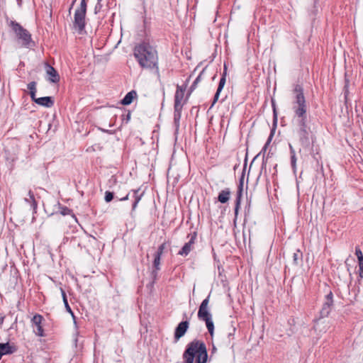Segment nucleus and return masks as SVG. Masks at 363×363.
I'll use <instances>...</instances> for the list:
<instances>
[{
    "label": "nucleus",
    "instance_id": "nucleus-27",
    "mask_svg": "<svg viewBox=\"0 0 363 363\" xmlns=\"http://www.w3.org/2000/svg\"><path fill=\"white\" fill-rule=\"evenodd\" d=\"M332 308L326 305L325 303L323 305L322 309L320 311V318H326L329 315L330 312L331 311Z\"/></svg>",
    "mask_w": 363,
    "mask_h": 363
},
{
    "label": "nucleus",
    "instance_id": "nucleus-42",
    "mask_svg": "<svg viewBox=\"0 0 363 363\" xmlns=\"http://www.w3.org/2000/svg\"><path fill=\"white\" fill-rule=\"evenodd\" d=\"M272 106H273L274 121L276 123L277 121V111H276V108H275V106H274V104L273 102H272Z\"/></svg>",
    "mask_w": 363,
    "mask_h": 363
},
{
    "label": "nucleus",
    "instance_id": "nucleus-54",
    "mask_svg": "<svg viewBox=\"0 0 363 363\" xmlns=\"http://www.w3.org/2000/svg\"><path fill=\"white\" fill-rule=\"evenodd\" d=\"M183 318H187V317H186V314H184Z\"/></svg>",
    "mask_w": 363,
    "mask_h": 363
},
{
    "label": "nucleus",
    "instance_id": "nucleus-43",
    "mask_svg": "<svg viewBox=\"0 0 363 363\" xmlns=\"http://www.w3.org/2000/svg\"><path fill=\"white\" fill-rule=\"evenodd\" d=\"M325 299L330 301H333V294L332 291H330L329 294H328L325 296Z\"/></svg>",
    "mask_w": 363,
    "mask_h": 363
},
{
    "label": "nucleus",
    "instance_id": "nucleus-25",
    "mask_svg": "<svg viewBox=\"0 0 363 363\" xmlns=\"http://www.w3.org/2000/svg\"><path fill=\"white\" fill-rule=\"evenodd\" d=\"M28 196H29V198L25 199V201L30 203V206L33 209H35L37 208V202L35 199L34 194L33 193V191L31 190H30L28 191Z\"/></svg>",
    "mask_w": 363,
    "mask_h": 363
},
{
    "label": "nucleus",
    "instance_id": "nucleus-46",
    "mask_svg": "<svg viewBox=\"0 0 363 363\" xmlns=\"http://www.w3.org/2000/svg\"><path fill=\"white\" fill-rule=\"evenodd\" d=\"M320 319H315V321H314V325H313V328L316 330H317V325H318V321L320 320Z\"/></svg>",
    "mask_w": 363,
    "mask_h": 363
},
{
    "label": "nucleus",
    "instance_id": "nucleus-34",
    "mask_svg": "<svg viewBox=\"0 0 363 363\" xmlns=\"http://www.w3.org/2000/svg\"><path fill=\"white\" fill-rule=\"evenodd\" d=\"M165 247H166V244L165 243H162V245H160L158 248H157V252H155V255H160V257H162V255L163 254V252H164V250L165 249Z\"/></svg>",
    "mask_w": 363,
    "mask_h": 363
},
{
    "label": "nucleus",
    "instance_id": "nucleus-7",
    "mask_svg": "<svg viewBox=\"0 0 363 363\" xmlns=\"http://www.w3.org/2000/svg\"><path fill=\"white\" fill-rule=\"evenodd\" d=\"M196 237V232L189 234L187 236V238H189V241L186 242L182 249L178 252V255L181 256H187L194 248V245L195 244Z\"/></svg>",
    "mask_w": 363,
    "mask_h": 363
},
{
    "label": "nucleus",
    "instance_id": "nucleus-11",
    "mask_svg": "<svg viewBox=\"0 0 363 363\" xmlns=\"http://www.w3.org/2000/svg\"><path fill=\"white\" fill-rule=\"evenodd\" d=\"M45 69L46 73L48 75V80L52 83H57L60 77L57 70L48 63L45 64Z\"/></svg>",
    "mask_w": 363,
    "mask_h": 363
},
{
    "label": "nucleus",
    "instance_id": "nucleus-36",
    "mask_svg": "<svg viewBox=\"0 0 363 363\" xmlns=\"http://www.w3.org/2000/svg\"><path fill=\"white\" fill-rule=\"evenodd\" d=\"M221 91H219L218 89L216 90V92L214 95V97H213V101H212V104L210 106V108H213V106L215 105V104L217 102V101L218 100V98H219V96H220V94Z\"/></svg>",
    "mask_w": 363,
    "mask_h": 363
},
{
    "label": "nucleus",
    "instance_id": "nucleus-10",
    "mask_svg": "<svg viewBox=\"0 0 363 363\" xmlns=\"http://www.w3.org/2000/svg\"><path fill=\"white\" fill-rule=\"evenodd\" d=\"M209 296H207L201 302L198 311V318H211V314L208 308Z\"/></svg>",
    "mask_w": 363,
    "mask_h": 363
},
{
    "label": "nucleus",
    "instance_id": "nucleus-28",
    "mask_svg": "<svg viewBox=\"0 0 363 363\" xmlns=\"http://www.w3.org/2000/svg\"><path fill=\"white\" fill-rule=\"evenodd\" d=\"M58 206H59L60 213L62 216H67V215H70L72 213V211L70 208H69L68 207H67L65 206H62L60 203H58Z\"/></svg>",
    "mask_w": 363,
    "mask_h": 363
},
{
    "label": "nucleus",
    "instance_id": "nucleus-4",
    "mask_svg": "<svg viewBox=\"0 0 363 363\" xmlns=\"http://www.w3.org/2000/svg\"><path fill=\"white\" fill-rule=\"evenodd\" d=\"M296 123L297 125L296 134L298 143L303 149L308 150L315 139L308 124V120L297 121Z\"/></svg>",
    "mask_w": 363,
    "mask_h": 363
},
{
    "label": "nucleus",
    "instance_id": "nucleus-14",
    "mask_svg": "<svg viewBox=\"0 0 363 363\" xmlns=\"http://www.w3.org/2000/svg\"><path fill=\"white\" fill-rule=\"evenodd\" d=\"M16 350L15 346H11L9 342L0 343V359L4 355L11 354Z\"/></svg>",
    "mask_w": 363,
    "mask_h": 363
},
{
    "label": "nucleus",
    "instance_id": "nucleus-15",
    "mask_svg": "<svg viewBox=\"0 0 363 363\" xmlns=\"http://www.w3.org/2000/svg\"><path fill=\"white\" fill-rule=\"evenodd\" d=\"M131 192L133 193L132 197L134 199V201L132 204V211H133L136 209L138 203L143 196L144 192H140V189H133Z\"/></svg>",
    "mask_w": 363,
    "mask_h": 363
},
{
    "label": "nucleus",
    "instance_id": "nucleus-32",
    "mask_svg": "<svg viewBox=\"0 0 363 363\" xmlns=\"http://www.w3.org/2000/svg\"><path fill=\"white\" fill-rule=\"evenodd\" d=\"M76 12H79L81 13L86 14V0H82L80 4V7L76 9Z\"/></svg>",
    "mask_w": 363,
    "mask_h": 363
},
{
    "label": "nucleus",
    "instance_id": "nucleus-20",
    "mask_svg": "<svg viewBox=\"0 0 363 363\" xmlns=\"http://www.w3.org/2000/svg\"><path fill=\"white\" fill-rule=\"evenodd\" d=\"M182 108L183 106H174V123L177 128L179 126Z\"/></svg>",
    "mask_w": 363,
    "mask_h": 363
},
{
    "label": "nucleus",
    "instance_id": "nucleus-31",
    "mask_svg": "<svg viewBox=\"0 0 363 363\" xmlns=\"http://www.w3.org/2000/svg\"><path fill=\"white\" fill-rule=\"evenodd\" d=\"M206 321V327L209 333L212 335L214 330V325L212 319H203Z\"/></svg>",
    "mask_w": 363,
    "mask_h": 363
},
{
    "label": "nucleus",
    "instance_id": "nucleus-17",
    "mask_svg": "<svg viewBox=\"0 0 363 363\" xmlns=\"http://www.w3.org/2000/svg\"><path fill=\"white\" fill-rule=\"evenodd\" d=\"M230 191L229 189L222 190L218 196V201L221 203H227L230 199Z\"/></svg>",
    "mask_w": 363,
    "mask_h": 363
},
{
    "label": "nucleus",
    "instance_id": "nucleus-48",
    "mask_svg": "<svg viewBox=\"0 0 363 363\" xmlns=\"http://www.w3.org/2000/svg\"><path fill=\"white\" fill-rule=\"evenodd\" d=\"M61 292H62V296L63 301H64L65 298H67V295H66L65 291L62 289H61Z\"/></svg>",
    "mask_w": 363,
    "mask_h": 363
},
{
    "label": "nucleus",
    "instance_id": "nucleus-16",
    "mask_svg": "<svg viewBox=\"0 0 363 363\" xmlns=\"http://www.w3.org/2000/svg\"><path fill=\"white\" fill-rule=\"evenodd\" d=\"M186 330L184 328V322H181L175 328L174 331V339L176 341L179 340L184 335Z\"/></svg>",
    "mask_w": 363,
    "mask_h": 363
},
{
    "label": "nucleus",
    "instance_id": "nucleus-13",
    "mask_svg": "<svg viewBox=\"0 0 363 363\" xmlns=\"http://www.w3.org/2000/svg\"><path fill=\"white\" fill-rule=\"evenodd\" d=\"M33 101L39 106L51 108L54 106L55 101L52 96H43L35 99Z\"/></svg>",
    "mask_w": 363,
    "mask_h": 363
},
{
    "label": "nucleus",
    "instance_id": "nucleus-21",
    "mask_svg": "<svg viewBox=\"0 0 363 363\" xmlns=\"http://www.w3.org/2000/svg\"><path fill=\"white\" fill-rule=\"evenodd\" d=\"M293 260H292V265L293 266H295V267H297L298 266L301 262H302V259H303V254L302 252L299 250H296L294 253H293Z\"/></svg>",
    "mask_w": 363,
    "mask_h": 363
},
{
    "label": "nucleus",
    "instance_id": "nucleus-5",
    "mask_svg": "<svg viewBox=\"0 0 363 363\" xmlns=\"http://www.w3.org/2000/svg\"><path fill=\"white\" fill-rule=\"evenodd\" d=\"M9 26L15 33L18 40L21 41L22 46L26 48H32L35 46V43L32 40L30 32L24 28L20 23L15 21H11Z\"/></svg>",
    "mask_w": 363,
    "mask_h": 363
},
{
    "label": "nucleus",
    "instance_id": "nucleus-3",
    "mask_svg": "<svg viewBox=\"0 0 363 363\" xmlns=\"http://www.w3.org/2000/svg\"><path fill=\"white\" fill-rule=\"evenodd\" d=\"M293 91L294 95L291 102V109L294 113V120L296 122L308 120V105L302 85L296 84Z\"/></svg>",
    "mask_w": 363,
    "mask_h": 363
},
{
    "label": "nucleus",
    "instance_id": "nucleus-22",
    "mask_svg": "<svg viewBox=\"0 0 363 363\" xmlns=\"http://www.w3.org/2000/svg\"><path fill=\"white\" fill-rule=\"evenodd\" d=\"M290 155H291V166L295 173L296 171V152L291 144H289Z\"/></svg>",
    "mask_w": 363,
    "mask_h": 363
},
{
    "label": "nucleus",
    "instance_id": "nucleus-50",
    "mask_svg": "<svg viewBox=\"0 0 363 363\" xmlns=\"http://www.w3.org/2000/svg\"><path fill=\"white\" fill-rule=\"evenodd\" d=\"M358 264L363 262V255H361L360 257H357Z\"/></svg>",
    "mask_w": 363,
    "mask_h": 363
},
{
    "label": "nucleus",
    "instance_id": "nucleus-53",
    "mask_svg": "<svg viewBox=\"0 0 363 363\" xmlns=\"http://www.w3.org/2000/svg\"><path fill=\"white\" fill-rule=\"evenodd\" d=\"M0 320H1V324L3 323L4 318L0 319Z\"/></svg>",
    "mask_w": 363,
    "mask_h": 363
},
{
    "label": "nucleus",
    "instance_id": "nucleus-23",
    "mask_svg": "<svg viewBox=\"0 0 363 363\" xmlns=\"http://www.w3.org/2000/svg\"><path fill=\"white\" fill-rule=\"evenodd\" d=\"M226 76H227V66L225 64H224V68H223V72L222 74V76L220 79V81H219V83H218V88L217 89L219 90V91H222L224 86H225V82H226Z\"/></svg>",
    "mask_w": 363,
    "mask_h": 363
},
{
    "label": "nucleus",
    "instance_id": "nucleus-40",
    "mask_svg": "<svg viewBox=\"0 0 363 363\" xmlns=\"http://www.w3.org/2000/svg\"><path fill=\"white\" fill-rule=\"evenodd\" d=\"M101 0H98V2L96 4V5L95 6V9H94V11H95V13H97V12H99L101 7H102V5L101 4Z\"/></svg>",
    "mask_w": 363,
    "mask_h": 363
},
{
    "label": "nucleus",
    "instance_id": "nucleus-33",
    "mask_svg": "<svg viewBox=\"0 0 363 363\" xmlns=\"http://www.w3.org/2000/svg\"><path fill=\"white\" fill-rule=\"evenodd\" d=\"M114 199V193L113 191H106L105 192L104 200L106 203H110Z\"/></svg>",
    "mask_w": 363,
    "mask_h": 363
},
{
    "label": "nucleus",
    "instance_id": "nucleus-19",
    "mask_svg": "<svg viewBox=\"0 0 363 363\" xmlns=\"http://www.w3.org/2000/svg\"><path fill=\"white\" fill-rule=\"evenodd\" d=\"M273 135H274V130H272L271 133H270V135L269 136L265 145H264L262 151L260 153L263 152V158H262V167L263 168L264 166L266 165V163L267 162V157L265 156V152H266V150L267 149V147L269 146V145L271 143V140L273 138Z\"/></svg>",
    "mask_w": 363,
    "mask_h": 363
},
{
    "label": "nucleus",
    "instance_id": "nucleus-12",
    "mask_svg": "<svg viewBox=\"0 0 363 363\" xmlns=\"http://www.w3.org/2000/svg\"><path fill=\"white\" fill-rule=\"evenodd\" d=\"M186 85L184 86H177V90L174 95V106H183L182 101L184 98V91L186 90Z\"/></svg>",
    "mask_w": 363,
    "mask_h": 363
},
{
    "label": "nucleus",
    "instance_id": "nucleus-1",
    "mask_svg": "<svg viewBox=\"0 0 363 363\" xmlns=\"http://www.w3.org/2000/svg\"><path fill=\"white\" fill-rule=\"evenodd\" d=\"M133 55L140 67L155 69L159 74L157 52L149 43L143 41L136 44L133 48Z\"/></svg>",
    "mask_w": 363,
    "mask_h": 363
},
{
    "label": "nucleus",
    "instance_id": "nucleus-44",
    "mask_svg": "<svg viewBox=\"0 0 363 363\" xmlns=\"http://www.w3.org/2000/svg\"><path fill=\"white\" fill-rule=\"evenodd\" d=\"M130 192H129L128 194H126L124 197L123 198H121V199H118L119 201H127L129 198V195H130Z\"/></svg>",
    "mask_w": 363,
    "mask_h": 363
},
{
    "label": "nucleus",
    "instance_id": "nucleus-52",
    "mask_svg": "<svg viewBox=\"0 0 363 363\" xmlns=\"http://www.w3.org/2000/svg\"><path fill=\"white\" fill-rule=\"evenodd\" d=\"M73 320H74V323L75 326L77 327V319L74 318Z\"/></svg>",
    "mask_w": 363,
    "mask_h": 363
},
{
    "label": "nucleus",
    "instance_id": "nucleus-37",
    "mask_svg": "<svg viewBox=\"0 0 363 363\" xmlns=\"http://www.w3.org/2000/svg\"><path fill=\"white\" fill-rule=\"evenodd\" d=\"M349 84H350L349 80L347 79H345V86H344V94H345V99H347V94L349 93V91H348Z\"/></svg>",
    "mask_w": 363,
    "mask_h": 363
},
{
    "label": "nucleus",
    "instance_id": "nucleus-6",
    "mask_svg": "<svg viewBox=\"0 0 363 363\" xmlns=\"http://www.w3.org/2000/svg\"><path fill=\"white\" fill-rule=\"evenodd\" d=\"M32 327L35 334L40 337L47 336L46 332L48 330L45 324V319H31Z\"/></svg>",
    "mask_w": 363,
    "mask_h": 363
},
{
    "label": "nucleus",
    "instance_id": "nucleus-2",
    "mask_svg": "<svg viewBox=\"0 0 363 363\" xmlns=\"http://www.w3.org/2000/svg\"><path fill=\"white\" fill-rule=\"evenodd\" d=\"M183 359L184 363H206L208 352L205 343L196 340L189 343Z\"/></svg>",
    "mask_w": 363,
    "mask_h": 363
},
{
    "label": "nucleus",
    "instance_id": "nucleus-41",
    "mask_svg": "<svg viewBox=\"0 0 363 363\" xmlns=\"http://www.w3.org/2000/svg\"><path fill=\"white\" fill-rule=\"evenodd\" d=\"M355 255H356L357 257H359L361 256V255H363L362 252L359 246H357L355 247Z\"/></svg>",
    "mask_w": 363,
    "mask_h": 363
},
{
    "label": "nucleus",
    "instance_id": "nucleus-18",
    "mask_svg": "<svg viewBox=\"0 0 363 363\" xmlns=\"http://www.w3.org/2000/svg\"><path fill=\"white\" fill-rule=\"evenodd\" d=\"M136 96L137 93L135 91H130L126 94L124 98L121 100V104L125 106L129 105L133 102V99L136 97Z\"/></svg>",
    "mask_w": 363,
    "mask_h": 363
},
{
    "label": "nucleus",
    "instance_id": "nucleus-9",
    "mask_svg": "<svg viewBox=\"0 0 363 363\" xmlns=\"http://www.w3.org/2000/svg\"><path fill=\"white\" fill-rule=\"evenodd\" d=\"M86 14L81 13L79 12H74V28L77 32L81 34L86 26L85 23Z\"/></svg>",
    "mask_w": 363,
    "mask_h": 363
},
{
    "label": "nucleus",
    "instance_id": "nucleus-45",
    "mask_svg": "<svg viewBox=\"0 0 363 363\" xmlns=\"http://www.w3.org/2000/svg\"><path fill=\"white\" fill-rule=\"evenodd\" d=\"M326 305H328L330 306L331 308L333 307V301H329L328 299H325V301L324 302Z\"/></svg>",
    "mask_w": 363,
    "mask_h": 363
},
{
    "label": "nucleus",
    "instance_id": "nucleus-8",
    "mask_svg": "<svg viewBox=\"0 0 363 363\" xmlns=\"http://www.w3.org/2000/svg\"><path fill=\"white\" fill-rule=\"evenodd\" d=\"M244 177H245V172L243 171L242 173V175L240 178L239 185H238V191H237L236 199H235V220L238 218L239 209L240 208L241 199H242V196Z\"/></svg>",
    "mask_w": 363,
    "mask_h": 363
},
{
    "label": "nucleus",
    "instance_id": "nucleus-29",
    "mask_svg": "<svg viewBox=\"0 0 363 363\" xmlns=\"http://www.w3.org/2000/svg\"><path fill=\"white\" fill-rule=\"evenodd\" d=\"M158 271L159 270H156L155 269H153L152 272H151V279H152V281L148 284L147 285V287H152L155 282L156 281V280L157 279V277H158Z\"/></svg>",
    "mask_w": 363,
    "mask_h": 363
},
{
    "label": "nucleus",
    "instance_id": "nucleus-47",
    "mask_svg": "<svg viewBox=\"0 0 363 363\" xmlns=\"http://www.w3.org/2000/svg\"><path fill=\"white\" fill-rule=\"evenodd\" d=\"M350 262V259L347 258L346 260H345V264L346 266L347 267V270L349 271L350 270V267H352L351 264L349 263Z\"/></svg>",
    "mask_w": 363,
    "mask_h": 363
},
{
    "label": "nucleus",
    "instance_id": "nucleus-35",
    "mask_svg": "<svg viewBox=\"0 0 363 363\" xmlns=\"http://www.w3.org/2000/svg\"><path fill=\"white\" fill-rule=\"evenodd\" d=\"M63 302H64V303H65V308H66L67 311H68V312L71 314V315H72V318H76V317L74 316V313H73V311H72V309H71V308H70V306H69V303H68L67 298H65V301H64Z\"/></svg>",
    "mask_w": 363,
    "mask_h": 363
},
{
    "label": "nucleus",
    "instance_id": "nucleus-39",
    "mask_svg": "<svg viewBox=\"0 0 363 363\" xmlns=\"http://www.w3.org/2000/svg\"><path fill=\"white\" fill-rule=\"evenodd\" d=\"M359 277L363 279V262L359 264Z\"/></svg>",
    "mask_w": 363,
    "mask_h": 363
},
{
    "label": "nucleus",
    "instance_id": "nucleus-51",
    "mask_svg": "<svg viewBox=\"0 0 363 363\" xmlns=\"http://www.w3.org/2000/svg\"><path fill=\"white\" fill-rule=\"evenodd\" d=\"M33 318H43V316L38 313L35 314Z\"/></svg>",
    "mask_w": 363,
    "mask_h": 363
},
{
    "label": "nucleus",
    "instance_id": "nucleus-49",
    "mask_svg": "<svg viewBox=\"0 0 363 363\" xmlns=\"http://www.w3.org/2000/svg\"><path fill=\"white\" fill-rule=\"evenodd\" d=\"M184 328H185V330L186 331L188 328H189V322L187 320H184Z\"/></svg>",
    "mask_w": 363,
    "mask_h": 363
},
{
    "label": "nucleus",
    "instance_id": "nucleus-24",
    "mask_svg": "<svg viewBox=\"0 0 363 363\" xmlns=\"http://www.w3.org/2000/svg\"><path fill=\"white\" fill-rule=\"evenodd\" d=\"M37 83L35 82H31L28 84V89H29L30 96L31 98V100L33 101L35 99H36V89Z\"/></svg>",
    "mask_w": 363,
    "mask_h": 363
},
{
    "label": "nucleus",
    "instance_id": "nucleus-38",
    "mask_svg": "<svg viewBox=\"0 0 363 363\" xmlns=\"http://www.w3.org/2000/svg\"><path fill=\"white\" fill-rule=\"evenodd\" d=\"M131 113L130 111H128L127 113L122 115V120L123 121H125L126 123H128L130 119Z\"/></svg>",
    "mask_w": 363,
    "mask_h": 363
},
{
    "label": "nucleus",
    "instance_id": "nucleus-26",
    "mask_svg": "<svg viewBox=\"0 0 363 363\" xmlns=\"http://www.w3.org/2000/svg\"><path fill=\"white\" fill-rule=\"evenodd\" d=\"M206 69V67L203 69V70L200 72L199 76L196 78L194 82L192 83V84L191 85L189 90V94H191V93L196 88L197 84L201 80V77H202L203 72H205Z\"/></svg>",
    "mask_w": 363,
    "mask_h": 363
},
{
    "label": "nucleus",
    "instance_id": "nucleus-30",
    "mask_svg": "<svg viewBox=\"0 0 363 363\" xmlns=\"http://www.w3.org/2000/svg\"><path fill=\"white\" fill-rule=\"evenodd\" d=\"M160 261L161 257H160V255H154V260L152 263L153 269H155L156 270H160Z\"/></svg>",
    "mask_w": 363,
    "mask_h": 363
}]
</instances>
